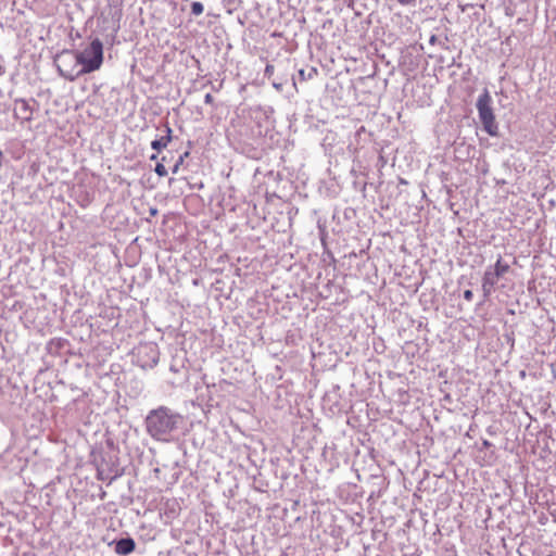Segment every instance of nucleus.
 Masks as SVG:
<instances>
[{
	"mask_svg": "<svg viewBox=\"0 0 556 556\" xmlns=\"http://www.w3.org/2000/svg\"><path fill=\"white\" fill-rule=\"evenodd\" d=\"M181 422L182 416L167 406H159L150 410L144 420L148 434L162 442H169Z\"/></svg>",
	"mask_w": 556,
	"mask_h": 556,
	"instance_id": "nucleus-1",
	"label": "nucleus"
},
{
	"mask_svg": "<svg viewBox=\"0 0 556 556\" xmlns=\"http://www.w3.org/2000/svg\"><path fill=\"white\" fill-rule=\"evenodd\" d=\"M83 75L98 71L103 63V43L94 38L81 51H76Z\"/></svg>",
	"mask_w": 556,
	"mask_h": 556,
	"instance_id": "nucleus-2",
	"label": "nucleus"
},
{
	"mask_svg": "<svg viewBox=\"0 0 556 556\" xmlns=\"http://www.w3.org/2000/svg\"><path fill=\"white\" fill-rule=\"evenodd\" d=\"M56 70L64 79L74 81L83 75L76 51L63 50L54 59Z\"/></svg>",
	"mask_w": 556,
	"mask_h": 556,
	"instance_id": "nucleus-3",
	"label": "nucleus"
},
{
	"mask_svg": "<svg viewBox=\"0 0 556 556\" xmlns=\"http://www.w3.org/2000/svg\"><path fill=\"white\" fill-rule=\"evenodd\" d=\"M492 97L488 89H484L482 93L479 96L476 106L478 110L479 118L481 124L483 125V129L490 136H496L498 131V126L495 122V115L492 109Z\"/></svg>",
	"mask_w": 556,
	"mask_h": 556,
	"instance_id": "nucleus-4",
	"label": "nucleus"
},
{
	"mask_svg": "<svg viewBox=\"0 0 556 556\" xmlns=\"http://www.w3.org/2000/svg\"><path fill=\"white\" fill-rule=\"evenodd\" d=\"M135 364L142 369H152L160 361V349L154 342H144L134 350Z\"/></svg>",
	"mask_w": 556,
	"mask_h": 556,
	"instance_id": "nucleus-5",
	"label": "nucleus"
},
{
	"mask_svg": "<svg viewBox=\"0 0 556 556\" xmlns=\"http://www.w3.org/2000/svg\"><path fill=\"white\" fill-rule=\"evenodd\" d=\"M14 117L22 122H30L33 119V108L29 101L25 99L15 100Z\"/></svg>",
	"mask_w": 556,
	"mask_h": 556,
	"instance_id": "nucleus-6",
	"label": "nucleus"
},
{
	"mask_svg": "<svg viewBox=\"0 0 556 556\" xmlns=\"http://www.w3.org/2000/svg\"><path fill=\"white\" fill-rule=\"evenodd\" d=\"M501 277L495 275V271L492 269V266H489L482 278V291L484 298H488L492 294L495 289V286Z\"/></svg>",
	"mask_w": 556,
	"mask_h": 556,
	"instance_id": "nucleus-7",
	"label": "nucleus"
},
{
	"mask_svg": "<svg viewBox=\"0 0 556 556\" xmlns=\"http://www.w3.org/2000/svg\"><path fill=\"white\" fill-rule=\"evenodd\" d=\"M114 551L117 555L127 556L136 548V543L131 538H123L114 542Z\"/></svg>",
	"mask_w": 556,
	"mask_h": 556,
	"instance_id": "nucleus-8",
	"label": "nucleus"
},
{
	"mask_svg": "<svg viewBox=\"0 0 556 556\" xmlns=\"http://www.w3.org/2000/svg\"><path fill=\"white\" fill-rule=\"evenodd\" d=\"M164 135L161 136L160 138H156L154 139L152 142H151V148L157 152H160L161 150L165 149L172 141L173 137H172V128L168 126V124H165L164 126Z\"/></svg>",
	"mask_w": 556,
	"mask_h": 556,
	"instance_id": "nucleus-9",
	"label": "nucleus"
},
{
	"mask_svg": "<svg viewBox=\"0 0 556 556\" xmlns=\"http://www.w3.org/2000/svg\"><path fill=\"white\" fill-rule=\"evenodd\" d=\"M492 269L495 271V275L500 277L504 276L509 270V265L502 262V257L500 256Z\"/></svg>",
	"mask_w": 556,
	"mask_h": 556,
	"instance_id": "nucleus-10",
	"label": "nucleus"
},
{
	"mask_svg": "<svg viewBox=\"0 0 556 556\" xmlns=\"http://www.w3.org/2000/svg\"><path fill=\"white\" fill-rule=\"evenodd\" d=\"M316 75H317V70L314 67H311L307 71H305V70L299 71V76L302 80L312 79Z\"/></svg>",
	"mask_w": 556,
	"mask_h": 556,
	"instance_id": "nucleus-11",
	"label": "nucleus"
},
{
	"mask_svg": "<svg viewBox=\"0 0 556 556\" xmlns=\"http://www.w3.org/2000/svg\"><path fill=\"white\" fill-rule=\"evenodd\" d=\"M203 11H204V7L201 2L193 1L191 3V14L192 15L199 16L203 13Z\"/></svg>",
	"mask_w": 556,
	"mask_h": 556,
	"instance_id": "nucleus-12",
	"label": "nucleus"
},
{
	"mask_svg": "<svg viewBox=\"0 0 556 556\" xmlns=\"http://www.w3.org/2000/svg\"><path fill=\"white\" fill-rule=\"evenodd\" d=\"M154 172L160 177H165L167 175V169H166V167L164 166L163 163H157L155 168H154Z\"/></svg>",
	"mask_w": 556,
	"mask_h": 556,
	"instance_id": "nucleus-13",
	"label": "nucleus"
},
{
	"mask_svg": "<svg viewBox=\"0 0 556 556\" xmlns=\"http://www.w3.org/2000/svg\"><path fill=\"white\" fill-rule=\"evenodd\" d=\"M185 156H188V152H186L184 155H180L178 160L176 161L175 165L172 168L173 174H177L179 170L180 165L184 163Z\"/></svg>",
	"mask_w": 556,
	"mask_h": 556,
	"instance_id": "nucleus-14",
	"label": "nucleus"
},
{
	"mask_svg": "<svg viewBox=\"0 0 556 556\" xmlns=\"http://www.w3.org/2000/svg\"><path fill=\"white\" fill-rule=\"evenodd\" d=\"M464 299H465L466 301H468V302L472 301V299H473V293H472V291H471V290H466V291L464 292Z\"/></svg>",
	"mask_w": 556,
	"mask_h": 556,
	"instance_id": "nucleus-15",
	"label": "nucleus"
},
{
	"mask_svg": "<svg viewBox=\"0 0 556 556\" xmlns=\"http://www.w3.org/2000/svg\"><path fill=\"white\" fill-rule=\"evenodd\" d=\"M204 102L206 104H212L214 102V98L211 93H206L205 97H204Z\"/></svg>",
	"mask_w": 556,
	"mask_h": 556,
	"instance_id": "nucleus-16",
	"label": "nucleus"
},
{
	"mask_svg": "<svg viewBox=\"0 0 556 556\" xmlns=\"http://www.w3.org/2000/svg\"><path fill=\"white\" fill-rule=\"evenodd\" d=\"M403 5H414L416 0H397Z\"/></svg>",
	"mask_w": 556,
	"mask_h": 556,
	"instance_id": "nucleus-17",
	"label": "nucleus"
},
{
	"mask_svg": "<svg viewBox=\"0 0 556 556\" xmlns=\"http://www.w3.org/2000/svg\"><path fill=\"white\" fill-rule=\"evenodd\" d=\"M273 73H274V66H273V65H270V64H267V65H266V68H265V74H266V75H270V74H273Z\"/></svg>",
	"mask_w": 556,
	"mask_h": 556,
	"instance_id": "nucleus-18",
	"label": "nucleus"
},
{
	"mask_svg": "<svg viewBox=\"0 0 556 556\" xmlns=\"http://www.w3.org/2000/svg\"><path fill=\"white\" fill-rule=\"evenodd\" d=\"M170 371L173 372H178L179 371V368L175 365V364H172L170 367H169Z\"/></svg>",
	"mask_w": 556,
	"mask_h": 556,
	"instance_id": "nucleus-19",
	"label": "nucleus"
},
{
	"mask_svg": "<svg viewBox=\"0 0 556 556\" xmlns=\"http://www.w3.org/2000/svg\"><path fill=\"white\" fill-rule=\"evenodd\" d=\"M157 214V208L156 207H150V215L151 216H155Z\"/></svg>",
	"mask_w": 556,
	"mask_h": 556,
	"instance_id": "nucleus-20",
	"label": "nucleus"
},
{
	"mask_svg": "<svg viewBox=\"0 0 556 556\" xmlns=\"http://www.w3.org/2000/svg\"><path fill=\"white\" fill-rule=\"evenodd\" d=\"M2 162H3V153L0 150V168L2 167Z\"/></svg>",
	"mask_w": 556,
	"mask_h": 556,
	"instance_id": "nucleus-21",
	"label": "nucleus"
},
{
	"mask_svg": "<svg viewBox=\"0 0 556 556\" xmlns=\"http://www.w3.org/2000/svg\"><path fill=\"white\" fill-rule=\"evenodd\" d=\"M274 87L279 90L281 88V85L274 83Z\"/></svg>",
	"mask_w": 556,
	"mask_h": 556,
	"instance_id": "nucleus-22",
	"label": "nucleus"
},
{
	"mask_svg": "<svg viewBox=\"0 0 556 556\" xmlns=\"http://www.w3.org/2000/svg\"><path fill=\"white\" fill-rule=\"evenodd\" d=\"M156 159H157V155H156V154H152V155L150 156V160H152V161H154V160H156Z\"/></svg>",
	"mask_w": 556,
	"mask_h": 556,
	"instance_id": "nucleus-23",
	"label": "nucleus"
},
{
	"mask_svg": "<svg viewBox=\"0 0 556 556\" xmlns=\"http://www.w3.org/2000/svg\"><path fill=\"white\" fill-rule=\"evenodd\" d=\"M484 446H488L490 443L488 441H484Z\"/></svg>",
	"mask_w": 556,
	"mask_h": 556,
	"instance_id": "nucleus-24",
	"label": "nucleus"
}]
</instances>
